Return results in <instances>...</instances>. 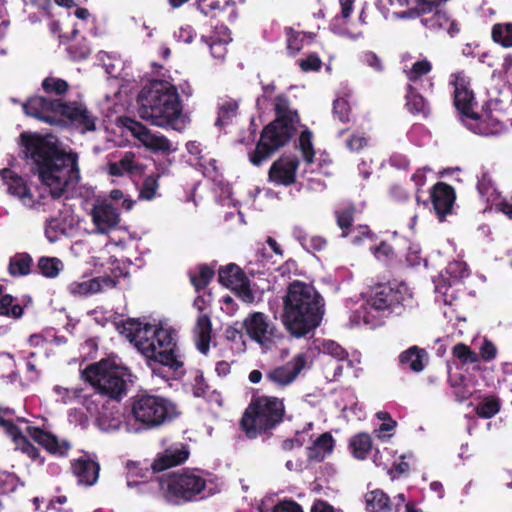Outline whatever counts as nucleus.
Returning a JSON list of instances; mask_svg holds the SVG:
<instances>
[{"label": "nucleus", "instance_id": "f257e3e1", "mask_svg": "<svg viewBox=\"0 0 512 512\" xmlns=\"http://www.w3.org/2000/svg\"><path fill=\"white\" fill-rule=\"evenodd\" d=\"M26 157L36 166L38 176L53 198L74 190L80 180L78 155L58 146L51 136L22 133Z\"/></svg>", "mask_w": 512, "mask_h": 512}, {"label": "nucleus", "instance_id": "f03ea898", "mask_svg": "<svg viewBox=\"0 0 512 512\" xmlns=\"http://www.w3.org/2000/svg\"><path fill=\"white\" fill-rule=\"evenodd\" d=\"M122 334L148 360L174 372L182 368L183 360L176 345V332L173 329L130 319L124 323Z\"/></svg>", "mask_w": 512, "mask_h": 512}, {"label": "nucleus", "instance_id": "7ed1b4c3", "mask_svg": "<svg viewBox=\"0 0 512 512\" xmlns=\"http://www.w3.org/2000/svg\"><path fill=\"white\" fill-rule=\"evenodd\" d=\"M325 303L315 288L295 281L288 286L283 303L282 321L295 337H303L317 328L323 318Z\"/></svg>", "mask_w": 512, "mask_h": 512}, {"label": "nucleus", "instance_id": "20e7f679", "mask_svg": "<svg viewBox=\"0 0 512 512\" xmlns=\"http://www.w3.org/2000/svg\"><path fill=\"white\" fill-rule=\"evenodd\" d=\"M138 102L140 118L152 125L176 129L183 123L184 116L177 89L168 82H152L141 91Z\"/></svg>", "mask_w": 512, "mask_h": 512}, {"label": "nucleus", "instance_id": "39448f33", "mask_svg": "<svg viewBox=\"0 0 512 512\" xmlns=\"http://www.w3.org/2000/svg\"><path fill=\"white\" fill-rule=\"evenodd\" d=\"M411 297V291L404 283L380 284L374 288L366 304L352 315L351 321L355 325L379 326L385 316L399 315L406 306L411 305Z\"/></svg>", "mask_w": 512, "mask_h": 512}, {"label": "nucleus", "instance_id": "423d86ee", "mask_svg": "<svg viewBox=\"0 0 512 512\" xmlns=\"http://www.w3.org/2000/svg\"><path fill=\"white\" fill-rule=\"evenodd\" d=\"M12 414L13 411L10 408H0V428L12 439L15 448L32 460L39 458V451L24 434H28L35 442L54 455L65 456L71 448L68 441H60L54 435L28 425L23 419H18L19 425L15 424Z\"/></svg>", "mask_w": 512, "mask_h": 512}, {"label": "nucleus", "instance_id": "0eeeda50", "mask_svg": "<svg viewBox=\"0 0 512 512\" xmlns=\"http://www.w3.org/2000/svg\"><path fill=\"white\" fill-rule=\"evenodd\" d=\"M273 103L276 119L264 128L255 151L249 155L255 166L261 165L291 139L298 122L297 113L290 109L289 101L284 95L276 96Z\"/></svg>", "mask_w": 512, "mask_h": 512}, {"label": "nucleus", "instance_id": "6e6552de", "mask_svg": "<svg viewBox=\"0 0 512 512\" xmlns=\"http://www.w3.org/2000/svg\"><path fill=\"white\" fill-rule=\"evenodd\" d=\"M160 485L165 498L176 504L203 499L221 490L216 479L196 469L173 473L163 479Z\"/></svg>", "mask_w": 512, "mask_h": 512}, {"label": "nucleus", "instance_id": "1a4fd4ad", "mask_svg": "<svg viewBox=\"0 0 512 512\" xmlns=\"http://www.w3.org/2000/svg\"><path fill=\"white\" fill-rule=\"evenodd\" d=\"M24 113L49 124L58 122V115L66 116L82 133L96 129L97 118L78 103L64 104L59 99L48 100L34 96L23 104Z\"/></svg>", "mask_w": 512, "mask_h": 512}, {"label": "nucleus", "instance_id": "9d476101", "mask_svg": "<svg viewBox=\"0 0 512 512\" xmlns=\"http://www.w3.org/2000/svg\"><path fill=\"white\" fill-rule=\"evenodd\" d=\"M83 375L99 393L112 399H119L124 395L128 382H131V373L116 357L90 365L84 370Z\"/></svg>", "mask_w": 512, "mask_h": 512}, {"label": "nucleus", "instance_id": "9b49d317", "mask_svg": "<svg viewBox=\"0 0 512 512\" xmlns=\"http://www.w3.org/2000/svg\"><path fill=\"white\" fill-rule=\"evenodd\" d=\"M284 405L275 397L263 396L254 399L242 417V427L249 438L274 428L282 421Z\"/></svg>", "mask_w": 512, "mask_h": 512}, {"label": "nucleus", "instance_id": "f8f14e48", "mask_svg": "<svg viewBox=\"0 0 512 512\" xmlns=\"http://www.w3.org/2000/svg\"><path fill=\"white\" fill-rule=\"evenodd\" d=\"M131 414L144 428L153 429L172 421L178 411L176 405L167 398L143 394L133 398Z\"/></svg>", "mask_w": 512, "mask_h": 512}, {"label": "nucleus", "instance_id": "ddd939ff", "mask_svg": "<svg viewBox=\"0 0 512 512\" xmlns=\"http://www.w3.org/2000/svg\"><path fill=\"white\" fill-rule=\"evenodd\" d=\"M242 328L264 351L272 349L282 339L276 325L262 312L249 313L242 322Z\"/></svg>", "mask_w": 512, "mask_h": 512}, {"label": "nucleus", "instance_id": "4468645a", "mask_svg": "<svg viewBox=\"0 0 512 512\" xmlns=\"http://www.w3.org/2000/svg\"><path fill=\"white\" fill-rule=\"evenodd\" d=\"M0 178L6 187L7 193L17 199L24 207L36 209L46 204L45 196L34 185L14 171L8 168L1 169Z\"/></svg>", "mask_w": 512, "mask_h": 512}, {"label": "nucleus", "instance_id": "2eb2a0df", "mask_svg": "<svg viewBox=\"0 0 512 512\" xmlns=\"http://www.w3.org/2000/svg\"><path fill=\"white\" fill-rule=\"evenodd\" d=\"M469 276V269L465 262L453 261L434 280L436 300L445 305H451L457 298L458 286Z\"/></svg>", "mask_w": 512, "mask_h": 512}, {"label": "nucleus", "instance_id": "dca6fc26", "mask_svg": "<svg viewBox=\"0 0 512 512\" xmlns=\"http://www.w3.org/2000/svg\"><path fill=\"white\" fill-rule=\"evenodd\" d=\"M119 124L129 132L140 145L152 152L171 153L177 150V147L164 135L148 129L142 123L132 118H119Z\"/></svg>", "mask_w": 512, "mask_h": 512}, {"label": "nucleus", "instance_id": "f3484780", "mask_svg": "<svg viewBox=\"0 0 512 512\" xmlns=\"http://www.w3.org/2000/svg\"><path fill=\"white\" fill-rule=\"evenodd\" d=\"M397 18H408L416 15L420 18L421 24L431 31H446L450 36H454L459 32L456 21L450 19L448 15L439 8V4H433L432 8L427 11L401 12L395 14Z\"/></svg>", "mask_w": 512, "mask_h": 512}, {"label": "nucleus", "instance_id": "a211bd4d", "mask_svg": "<svg viewBox=\"0 0 512 512\" xmlns=\"http://www.w3.org/2000/svg\"><path fill=\"white\" fill-rule=\"evenodd\" d=\"M311 361L307 353H298L287 363L270 369L266 379L278 387L293 383L298 375L310 368Z\"/></svg>", "mask_w": 512, "mask_h": 512}, {"label": "nucleus", "instance_id": "6ab92c4d", "mask_svg": "<svg viewBox=\"0 0 512 512\" xmlns=\"http://www.w3.org/2000/svg\"><path fill=\"white\" fill-rule=\"evenodd\" d=\"M89 216L92 223L91 233L109 234L121 221L120 212L109 200L97 201L91 208Z\"/></svg>", "mask_w": 512, "mask_h": 512}, {"label": "nucleus", "instance_id": "aec40b11", "mask_svg": "<svg viewBox=\"0 0 512 512\" xmlns=\"http://www.w3.org/2000/svg\"><path fill=\"white\" fill-rule=\"evenodd\" d=\"M462 123L473 133L481 136L497 135L505 130L504 123L492 113L481 116L475 112L462 118Z\"/></svg>", "mask_w": 512, "mask_h": 512}, {"label": "nucleus", "instance_id": "412c9836", "mask_svg": "<svg viewBox=\"0 0 512 512\" xmlns=\"http://www.w3.org/2000/svg\"><path fill=\"white\" fill-rule=\"evenodd\" d=\"M116 284V279L108 276H102L72 281L68 284L67 290L75 297H87L106 289L113 288Z\"/></svg>", "mask_w": 512, "mask_h": 512}, {"label": "nucleus", "instance_id": "4be33fe9", "mask_svg": "<svg viewBox=\"0 0 512 512\" xmlns=\"http://www.w3.org/2000/svg\"><path fill=\"white\" fill-rule=\"evenodd\" d=\"M298 160L295 157H283L273 163L269 170V179L279 185L294 183Z\"/></svg>", "mask_w": 512, "mask_h": 512}, {"label": "nucleus", "instance_id": "5701e85b", "mask_svg": "<svg viewBox=\"0 0 512 512\" xmlns=\"http://www.w3.org/2000/svg\"><path fill=\"white\" fill-rule=\"evenodd\" d=\"M201 40L209 47L211 56L222 63L228 52L227 45L231 41L229 29L224 25L216 26L211 36H202Z\"/></svg>", "mask_w": 512, "mask_h": 512}, {"label": "nucleus", "instance_id": "b1692460", "mask_svg": "<svg viewBox=\"0 0 512 512\" xmlns=\"http://www.w3.org/2000/svg\"><path fill=\"white\" fill-rule=\"evenodd\" d=\"M431 198L436 215L443 221L452 211L455 201L454 189L445 183H438L433 188Z\"/></svg>", "mask_w": 512, "mask_h": 512}, {"label": "nucleus", "instance_id": "393cba45", "mask_svg": "<svg viewBox=\"0 0 512 512\" xmlns=\"http://www.w3.org/2000/svg\"><path fill=\"white\" fill-rule=\"evenodd\" d=\"M353 212H354L353 207H348V208L343 209L342 211H338L336 214L337 223H338V226L343 231L342 236L343 237L349 236L352 244L359 245V244H361L362 240H364V239L371 240L372 234H371L370 230L368 229V227H366V226H359L357 228H352L349 230V232H346V229L352 223Z\"/></svg>", "mask_w": 512, "mask_h": 512}, {"label": "nucleus", "instance_id": "a878e982", "mask_svg": "<svg viewBox=\"0 0 512 512\" xmlns=\"http://www.w3.org/2000/svg\"><path fill=\"white\" fill-rule=\"evenodd\" d=\"M189 452L183 444L173 445L159 454L151 467L155 472H161L173 466L183 463L188 458Z\"/></svg>", "mask_w": 512, "mask_h": 512}, {"label": "nucleus", "instance_id": "bb28decb", "mask_svg": "<svg viewBox=\"0 0 512 512\" xmlns=\"http://www.w3.org/2000/svg\"><path fill=\"white\" fill-rule=\"evenodd\" d=\"M72 471L80 484L91 486L98 479L99 465L93 460L81 457L72 463Z\"/></svg>", "mask_w": 512, "mask_h": 512}, {"label": "nucleus", "instance_id": "cd10ccee", "mask_svg": "<svg viewBox=\"0 0 512 512\" xmlns=\"http://www.w3.org/2000/svg\"><path fill=\"white\" fill-rule=\"evenodd\" d=\"M143 172L144 166L135 160V155L131 152L125 153L119 161L108 164V173L112 176H139Z\"/></svg>", "mask_w": 512, "mask_h": 512}, {"label": "nucleus", "instance_id": "c85d7f7f", "mask_svg": "<svg viewBox=\"0 0 512 512\" xmlns=\"http://www.w3.org/2000/svg\"><path fill=\"white\" fill-rule=\"evenodd\" d=\"M194 165L202 171L205 177L209 178L217 186H219L221 191L227 195V200H230L231 189L228 184L224 183L214 158L208 156H200L197 158V163H194Z\"/></svg>", "mask_w": 512, "mask_h": 512}, {"label": "nucleus", "instance_id": "c756f323", "mask_svg": "<svg viewBox=\"0 0 512 512\" xmlns=\"http://www.w3.org/2000/svg\"><path fill=\"white\" fill-rule=\"evenodd\" d=\"M212 324L208 314H200L194 328L196 346L198 350L206 354L209 351Z\"/></svg>", "mask_w": 512, "mask_h": 512}, {"label": "nucleus", "instance_id": "7c9ffc66", "mask_svg": "<svg viewBox=\"0 0 512 512\" xmlns=\"http://www.w3.org/2000/svg\"><path fill=\"white\" fill-rule=\"evenodd\" d=\"M427 360L428 357L426 351L417 346L410 347L399 356L401 365L414 372H421L424 369Z\"/></svg>", "mask_w": 512, "mask_h": 512}, {"label": "nucleus", "instance_id": "2f4dec72", "mask_svg": "<svg viewBox=\"0 0 512 512\" xmlns=\"http://www.w3.org/2000/svg\"><path fill=\"white\" fill-rule=\"evenodd\" d=\"M219 282L230 289H238L243 285L246 280L245 275L241 269L235 264H228L219 269L218 273Z\"/></svg>", "mask_w": 512, "mask_h": 512}, {"label": "nucleus", "instance_id": "473e14b6", "mask_svg": "<svg viewBox=\"0 0 512 512\" xmlns=\"http://www.w3.org/2000/svg\"><path fill=\"white\" fill-rule=\"evenodd\" d=\"M334 439L328 432L320 435L309 448V458L315 461H322L332 453Z\"/></svg>", "mask_w": 512, "mask_h": 512}, {"label": "nucleus", "instance_id": "72a5a7b5", "mask_svg": "<svg viewBox=\"0 0 512 512\" xmlns=\"http://www.w3.org/2000/svg\"><path fill=\"white\" fill-rule=\"evenodd\" d=\"M33 259L28 253H16L10 258L8 271L14 277L26 276L30 274Z\"/></svg>", "mask_w": 512, "mask_h": 512}, {"label": "nucleus", "instance_id": "f704fd0d", "mask_svg": "<svg viewBox=\"0 0 512 512\" xmlns=\"http://www.w3.org/2000/svg\"><path fill=\"white\" fill-rule=\"evenodd\" d=\"M349 447L356 459L364 460L372 449V440L369 434L359 433L349 441Z\"/></svg>", "mask_w": 512, "mask_h": 512}, {"label": "nucleus", "instance_id": "c9c22d12", "mask_svg": "<svg viewBox=\"0 0 512 512\" xmlns=\"http://www.w3.org/2000/svg\"><path fill=\"white\" fill-rule=\"evenodd\" d=\"M367 509L371 512L387 511L391 512L389 497L381 490H374L366 494Z\"/></svg>", "mask_w": 512, "mask_h": 512}, {"label": "nucleus", "instance_id": "e433bc0d", "mask_svg": "<svg viewBox=\"0 0 512 512\" xmlns=\"http://www.w3.org/2000/svg\"><path fill=\"white\" fill-rule=\"evenodd\" d=\"M63 262L56 257H41L37 262V270L46 278H55L63 270Z\"/></svg>", "mask_w": 512, "mask_h": 512}, {"label": "nucleus", "instance_id": "4c0bfd02", "mask_svg": "<svg viewBox=\"0 0 512 512\" xmlns=\"http://www.w3.org/2000/svg\"><path fill=\"white\" fill-rule=\"evenodd\" d=\"M98 426L105 432L117 431L122 424V414L119 411L99 413L97 418Z\"/></svg>", "mask_w": 512, "mask_h": 512}, {"label": "nucleus", "instance_id": "58836bf2", "mask_svg": "<svg viewBox=\"0 0 512 512\" xmlns=\"http://www.w3.org/2000/svg\"><path fill=\"white\" fill-rule=\"evenodd\" d=\"M213 275V269L207 265H201L189 272L190 281L196 290L206 287Z\"/></svg>", "mask_w": 512, "mask_h": 512}, {"label": "nucleus", "instance_id": "ea45409f", "mask_svg": "<svg viewBox=\"0 0 512 512\" xmlns=\"http://www.w3.org/2000/svg\"><path fill=\"white\" fill-rule=\"evenodd\" d=\"M406 106L411 113L425 115L428 111L426 101L411 85L407 88Z\"/></svg>", "mask_w": 512, "mask_h": 512}, {"label": "nucleus", "instance_id": "a19ab883", "mask_svg": "<svg viewBox=\"0 0 512 512\" xmlns=\"http://www.w3.org/2000/svg\"><path fill=\"white\" fill-rule=\"evenodd\" d=\"M317 348L323 354L331 356L334 361H345L347 358V352L338 343L333 340H322L316 341Z\"/></svg>", "mask_w": 512, "mask_h": 512}, {"label": "nucleus", "instance_id": "79ce46f5", "mask_svg": "<svg viewBox=\"0 0 512 512\" xmlns=\"http://www.w3.org/2000/svg\"><path fill=\"white\" fill-rule=\"evenodd\" d=\"M229 4V0H197L198 9L209 17L218 16Z\"/></svg>", "mask_w": 512, "mask_h": 512}, {"label": "nucleus", "instance_id": "37998d69", "mask_svg": "<svg viewBox=\"0 0 512 512\" xmlns=\"http://www.w3.org/2000/svg\"><path fill=\"white\" fill-rule=\"evenodd\" d=\"M454 104L461 115V119L474 113L473 106L475 105V101L473 91L464 92L461 93L459 97H454Z\"/></svg>", "mask_w": 512, "mask_h": 512}, {"label": "nucleus", "instance_id": "c03bdc74", "mask_svg": "<svg viewBox=\"0 0 512 512\" xmlns=\"http://www.w3.org/2000/svg\"><path fill=\"white\" fill-rule=\"evenodd\" d=\"M492 37L495 42L504 47L512 46V23L496 24L492 29Z\"/></svg>", "mask_w": 512, "mask_h": 512}, {"label": "nucleus", "instance_id": "a18cd8bd", "mask_svg": "<svg viewBox=\"0 0 512 512\" xmlns=\"http://www.w3.org/2000/svg\"><path fill=\"white\" fill-rule=\"evenodd\" d=\"M299 149L307 165L313 163L314 148L312 144V133L309 130H304L299 137Z\"/></svg>", "mask_w": 512, "mask_h": 512}, {"label": "nucleus", "instance_id": "49530a36", "mask_svg": "<svg viewBox=\"0 0 512 512\" xmlns=\"http://www.w3.org/2000/svg\"><path fill=\"white\" fill-rule=\"evenodd\" d=\"M0 314L17 319L22 316L23 308L14 303L12 296L3 295L0 299Z\"/></svg>", "mask_w": 512, "mask_h": 512}, {"label": "nucleus", "instance_id": "de8ad7c7", "mask_svg": "<svg viewBox=\"0 0 512 512\" xmlns=\"http://www.w3.org/2000/svg\"><path fill=\"white\" fill-rule=\"evenodd\" d=\"M432 69L431 63L424 59L413 63L412 67L405 70L406 76L410 82H417L427 75Z\"/></svg>", "mask_w": 512, "mask_h": 512}, {"label": "nucleus", "instance_id": "09e8293b", "mask_svg": "<svg viewBox=\"0 0 512 512\" xmlns=\"http://www.w3.org/2000/svg\"><path fill=\"white\" fill-rule=\"evenodd\" d=\"M53 392L56 395V401L63 404L72 403L73 401L80 400L83 397L82 390L78 388L69 389L56 385L53 388Z\"/></svg>", "mask_w": 512, "mask_h": 512}, {"label": "nucleus", "instance_id": "8fccbe9b", "mask_svg": "<svg viewBox=\"0 0 512 512\" xmlns=\"http://www.w3.org/2000/svg\"><path fill=\"white\" fill-rule=\"evenodd\" d=\"M66 232V225L58 218H51L45 226V236L49 242H56Z\"/></svg>", "mask_w": 512, "mask_h": 512}, {"label": "nucleus", "instance_id": "3c124183", "mask_svg": "<svg viewBox=\"0 0 512 512\" xmlns=\"http://www.w3.org/2000/svg\"><path fill=\"white\" fill-rule=\"evenodd\" d=\"M238 104L235 101H226L220 108L216 125L224 126L236 115Z\"/></svg>", "mask_w": 512, "mask_h": 512}, {"label": "nucleus", "instance_id": "603ef678", "mask_svg": "<svg viewBox=\"0 0 512 512\" xmlns=\"http://www.w3.org/2000/svg\"><path fill=\"white\" fill-rule=\"evenodd\" d=\"M159 188L158 178L154 175L148 176L144 179L140 189L139 198L143 200H152L157 195Z\"/></svg>", "mask_w": 512, "mask_h": 512}, {"label": "nucleus", "instance_id": "864d4df0", "mask_svg": "<svg viewBox=\"0 0 512 512\" xmlns=\"http://www.w3.org/2000/svg\"><path fill=\"white\" fill-rule=\"evenodd\" d=\"M453 355L463 364H472L478 361V354L465 344L459 343L453 347Z\"/></svg>", "mask_w": 512, "mask_h": 512}, {"label": "nucleus", "instance_id": "5fc2aeb1", "mask_svg": "<svg viewBox=\"0 0 512 512\" xmlns=\"http://www.w3.org/2000/svg\"><path fill=\"white\" fill-rule=\"evenodd\" d=\"M42 88L46 93H55L61 95L68 89V84L65 80L55 77H47L42 82Z\"/></svg>", "mask_w": 512, "mask_h": 512}, {"label": "nucleus", "instance_id": "6e6d98bb", "mask_svg": "<svg viewBox=\"0 0 512 512\" xmlns=\"http://www.w3.org/2000/svg\"><path fill=\"white\" fill-rule=\"evenodd\" d=\"M450 84L454 87V97H459L461 93L472 91L469 79L463 72L452 74Z\"/></svg>", "mask_w": 512, "mask_h": 512}, {"label": "nucleus", "instance_id": "4d7b16f0", "mask_svg": "<svg viewBox=\"0 0 512 512\" xmlns=\"http://www.w3.org/2000/svg\"><path fill=\"white\" fill-rule=\"evenodd\" d=\"M287 50L291 55L296 54L302 48L305 35L292 29H286Z\"/></svg>", "mask_w": 512, "mask_h": 512}, {"label": "nucleus", "instance_id": "13d9d810", "mask_svg": "<svg viewBox=\"0 0 512 512\" xmlns=\"http://www.w3.org/2000/svg\"><path fill=\"white\" fill-rule=\"evenodd\" d=\"M499 402L494 398H487L477 406V414L483 418H491L499 411Z\"/></svg>", "mask_w": 512, "mask_h": 512}, {"label": "nucleus", "instance_id": "bf43d9fd", "mask_svg": "<svg viewBox=\"0 0 512 512\" xmlns=\"http://www.w3.org/2000/svg\"><path fill=\"white\" fill-rule=\"evenodd\" d=\"M192 392L195 397L205 396L208 390V384L205 381L203 373L200 371H196L194 373V378L192 381Z\"/></svg>", "mask_w": 512, "mask_h": 512}, {"label": "nucleus", "instance_id": "052dcab7", "mask_svg": "<svg viewBox=\"0 0 512 512\" xmlns=\"http://www.w3.org/2000/svg\"><path fill=\"white\" fill-rule=\"evenodd\" d=\"M300 68L305 71H317L321 68V60L317 54H309L306 58L299 60Z\"/></svg>", "mask_w": 512, "mask_h": 512}, {"label": "nucleus", "instance_id": "680f3d73", "mask_svg": "<svg viewBox=\"0 0 512 512\" xmlns=\"http://www.w3.org/2000/svg\"><path fill=\"white\" fill-rule=\"evenodd\" d=\"M477 189L481 197L486 198L489 200V198L494 193V188L492 185V181L490 177L486 174H483L481 178H479L477 183Z\"/></svg>", "mask_w": 512, "mask_h": 512}, {"label": "nucleus", "instance_id": "e2e57ef3", "mask_svg": "<svg viewBox=\"0 0 512 512\" xmlns=\"http://www.w3.org/2000/svg\"><path fill=\"white\" fill-rule=\"evenodd\" d=\"M396 426L397 423L395 420H389L388 422H383L374 433L378 439L386 441L393 436V431Z\"/></svg>", "mask_w": 512, "mask_h": 512}, {"label": "nucleus", "instance_id": "0e129e2a", "mask_svg": "<svg viewBox=\"0 0 512 512\" xmlns=\"http://www.w3.org/2000/svg\"><path fill=\"white\" fill-rule=\"evenodd\" d=\"M334 114L338 116L339 120L345 122L349 119L350 107L347 100L338 98L334 101Z\"/></svg>", "mask_w": 512, "mask_h": 512}, {"label": "nucleus", "instance_id": "69168bd1", "mask_svg": "<svg viewBox=\"0 0 512 512\" xmlns=\"http://www.w3.org/2000/svg\"><path fill=\"white\" fill-rule=\"evenodd\" d=\"M109 199H110V201H113L116 204H119V202L122 201L120 206L122 208H124L125 210H131L132 207H133V204H134L133 200H131L130 198L125 197L123 192L121 190H118V189H114V190H112L110 192Z\"/></svg>", "mask_w": 512, "mask_h": 512}, {"label": "nucleus", "instance_id": "338daca9", "mask_svg": "<svg viewBox=\"0 0 512 512\" xmlns=\"http://www.w3.org/2000/svg\"><path fill=\"white\" fill-rule=\"evenodd\" d=\"M174 36L178 41L189 44L196 37V32L190 25H185L175 31Z\"/></svg>", "mask_w": 512, "mask_h": 512}, {"label": "nucleus", "instance_id": "774afa93", "mask_svg": "<svg viewBox=\"0 0 512 512\" xmlns=\"http://www.w3.org/2000/svg\"><path fill=\"white\" fill-rule=\"evenodd\" d=\"M272 512H304L302 507L292 500H284L273 507Z\"/></svg>", "mask_w": 512, "mask_h": 512}]
</instances>
